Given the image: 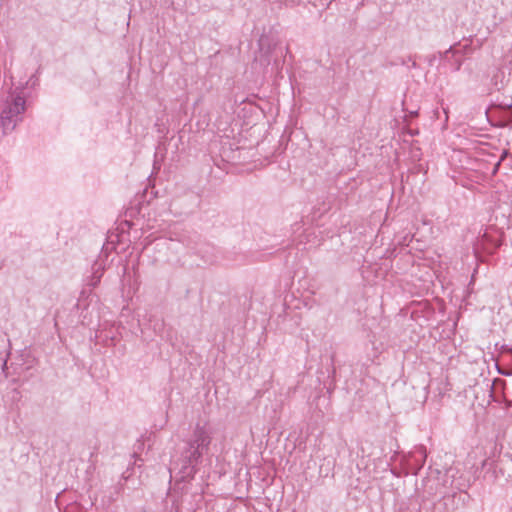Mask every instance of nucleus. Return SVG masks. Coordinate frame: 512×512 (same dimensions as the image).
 <instances>
[{"label": "nucleus", "instance_id": "nucleus-8", "mask_svg": "<svg viewBox=\"0 0 512 512\" xmlns=\"http://www.w3.org/2000/svg\"><path fill=\"white\" fill-rule=\"evenodd\" d=\"M509 351L512 353V348H510Z\"/></svg>", "mask_w": 512, "mask_h": 512}, {"label": "nucleus", "instance_id": "nucleus-3", "mask_svg": "<svg viewBox=\"0 0 512 512\" xmlns=\"http://www.w3.org/2000/svg\"><path fill=\"white\" fill-rule=\"evenodd\" d=\"M104 269L102 262L95 261L92 265V275L87 278V285L92 288L96 287L100 283Z\"/></svg>", "mask_w": 512, "mask_h": 512}, {"label": "nucleus", "instance_id": "nucleus-4", "mask_svg": "<svg viewBox=\"0 0 512 512\" xmlns=\"http://www.w3.org/2000/svg\"><path fill=\"white\" fill-rule=\"evenodd\" d=\"M426 456V449L423 446L417 447L411 453V457L418 463L419 467H421L424 464Z\"/></svg>", "mask_w": 512, "mask_h": 512}, {"label": "nucleus", "instance_id": "nucleus-7", "mask_svg": "<svg viewBox=\"0 0 512 512\" xmlns=\"http://www.w3.org/2000/svg\"><path fill=\"white\" fill-rule=\"evenodd\" d=\"M461 65H462V61H461V59H460V58H455L454 70H455V71L460 70Z\"/></svg>", "mask_w": 512, "mask_h": 512}, {"label": "nucleus", "instance_id": "nucleus-5", "mask_svg": "<svg viewBox=\"0 0 512 512\" xmlns=\"http://www.w3.org/2000/svg\"><path fill=\"white\" fill-rule=\"evenodd\" d=\"M457 51H454L452 47H450L447 51L444 52L443 57L445 60H449L450 55L451 57H456Z\"/></svg>", "mask_w": 512, "mask_h": 512}, {"label": "nucleus", "instance_id": "nucleus-2", "mask_svg": "<svg viewBox=\"0 0 512 512\" xmlns=\"http://www.w3.org/2000/svg\"><path fill=\"white\" fill-rule=\"evenodd\" d=\"M24 87L10 88L0 100V132L3 136L12 133L23 121L26 111Z\"/></svg>", "mask_w": 512, "mask_h": 512}, {"label": "nucleus", "instance_id": "nucleus-6", "mask_svg": "<svg viewBox=\"0 0 512 512\" xmlns=\"http://www.w3.org/2000/svg\"><path fill=\"white\" fill-rule=\"evenodd\" d=\"M507 122L512 123V104L507 107Z\"/></svg>", "mask_w": 512, "mask_h": 512}, {"label": "nucleus", "instance_id": "nucleus-1", "mask_svg": "<svg viewBox=\"0 0 512 512\" xmlns=\"http://www.w3.org/2000/svg\"><path fill=\"white\" fill-rule=\"evenodd\" d=\"M212 441V432L205 426L197 425L192 436L185 441L180 457L174 463L173 469L178 468L182 480L192 478L197 472V466L202 457L207 454Z\"/></svg>", "mask_w": 512, "mask_h": 512}]
</instances>
